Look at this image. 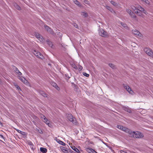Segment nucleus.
I'll return each mask as SVG.
<instances>
[{"mask_svg": "<svg viewBox=\"0 0 153 153\" xmlns=\"http://www.w3.org/2000/svg\"><path fill=\"white\" fill-rule=\"evenodd\" d=\"M130 136L135 138H141L143 137V135L142 133L137 131H131Z\"/></svg>", "mask_w": 153, "mask_h": 153, "instance_id": "nucleus-1", "label": "nucleus"}, {"mask_svg": "<svg viewBox=\"0 0 153 153\" xmlns=\"http://www.w3.org/2000/svg\"><path fill=\"white\" fill-rule=\"evenodd\" d=\"M144 51L147 54L153 58V52L151 49L146 48L144 49Z\"/></svg>", "mask_w": 153, "mask_h": 153, "instance_id": "nucleus-2", "label": "nucleus"}, {"mask_svg": "<svg viewBox=\"0 0 153 153\" xmlns=\"http://www.w3.org/2000/svg\"><path fill=\"white\" fill-rule=\"evenodd\" d=\"M33 53L36 56L39 58L42 59L44 58L42 55L38 51L34 50L33 51Z\"/></svg>", "mask_w": 153, "mask_h": 153, "instance_id": "nucleus-3", "label": "nucleus"}, {"mask_svg": "<svg viewBox=\"0 0 153 153\" xmlns=\"http://www.w3.org/2000/svg\"><path fill=\"white\" fill-rule=\"evenodd\" d=\"M99 35L101 36L105 37L108 35V33L102 29H100L99 31Z\"/></svg>", "mask_w": 153, "mask_h": 153, "instance_id": "nucleus-4", "label": "nucleus"}, {"mask_svg": "<svg viewBox=\"0 0 153 153\" xmlns=\"http://www.w3.org/2000/svg\"><path fill=\"white\" fill-rule=\"evenodd\" d=\"M41 118L42 120L45 123L49 126H51V124L49 123V121L45 117V115H41Z\"/></svg>", "mask_w": 153, "mask_h": 153, "instance_id": "nucleus-5", "label": "nucleus"}, {"mask_svg": "<svg viewBox=\"0 0 153 153\" xmlns=\"http://www.w3.org/2000/svg\"><path fill=\"white\" fill-rule=\"evenodd\" d=\"M137 10L138 11L139 13H140V11L145 14H146L147 13L146 11L144 10V9L139 5H137Z\"/></svg>", "mask_w": 153, "mask_h": 153, "instance_id": "nucleus-6", "label": "nucleus"}, {"mask_svg": "<svg viewBox=\"0 0 153 153\" xmlns=\"http://www.w3.org/2000/svg\"><path fill=\"white\" fill-rule=\"evenodd\" d=\"M68 119L70 122H72L73 123L76 124V120L75 117L73 115H68L67 117Z\"/></svg>", "mask_w": 153, "mask_h": 153, "instance_id": "nucleus-7", "label": "nucleus"}, {"mask_svg": "<svg viewBox=\"0 0 153 153\" xmlns=\"http://www.w3.org/2000/svg\"><path fill=\"white\" fill-rule=\"evenodd\" d=\"M124 88L131 95L134 94V92L131 90V88L128 86L127 85L124 86Z\"/></svg>", "mask_w": 153, "mask_h": 153, "instance_id": "nucleus-8", "label": "nucleus"}, {"mask_svg": "<svg viewBox=\"0 0 153 153\" xmlns=\"http://www.w3.org/2000/svg\"><path fill=\"white\" fill-rule=\"evenodd\" d=\"M126 12L130 15L131 17L135 18L136 17V16L134 13L129 9H126Z\"/></svg>", "mask_w": 153, "mask_h": 153, "instance_id": "nucleus-9", "label": "nucleus"}, {"mask_svg": "<svg viewBox=\"0 0 153 153\" xmlns=\"http://www.w3.org/2000/svg\"><path fill=\"white\" fill-rule=\"evenodd\" d=\"M122 108L123 109L126 111H127L129 113H132V111L131 109L128 106H122Z\"/></svg>", "mask_w": 153, "mask_h": 153, "instance_id": "nucleus-10", "label": "nucleus"}, {"mask_svg": "<svg viewBox=\"0 0 153 153\" xmlns=\"http://www.w3.org/2000/svg\"><path fill=\"white\" fill-rule=\"evenodd\" d=\"M132 33L134 34L137 35L139 37H141L142 36V34L139 32L136 29L132 30Z\"/></svg>", "mask_w": 153, "mask_h": 153, "instance_id": "nucleus-11", "label": "nucleus"}, {"mask_svg": "<svg viewBox=\"0 0 153 153\" xmlns=\"http://www.w3.org/2000/svg\"><path fill=\"white\" fill-rule=\"evenodd\" d=\"M35 35L36 38L39 39L40 42L43 41V39L39 34L38 33H36Z\"/></svg>", "mask_w": 153, "mask_h": 153, "instance_id": "nucleus-12", "label": "nucleus"}, {"mask_svg": "<svg viewBox=\"0 0 153 153\" xmlns=\"http://www.w3.org/2000/svg\"><path fill=\"white\" fill-rule=\"evenodd\" d=\"M122 130L127 133H128L129 135H130L131 131L128 128L123 126Z\"/></svg>", "mask_w": 153, "mask_h": 153, "instance_id": "nucleus-13", "label": "nucleus"}, {"mask_svg": "<svg viewBox=\"0 0 153 153\" xmlns=\"http://www.w3.org/2000/svg\"><path fill=\"white\" fill-rule=\"evenodd\" d=\"M86 150L89 153H97L95 151L90 148H86Z\"/></svg>", "mask_w": 153, "mask_h": 153, "instance_id": "nucleus-14", "label": "nucleus"}, {"mask_svg": "<svg viewBox=\"0 0 153 153\" xmlns=\"http://www.w3.org/2000/svg\"><path fill=\"white\" fill-rule=\"evenodd\" d=\"M45 29L49 32L50 33L52 34H53V32L52 31L51 29L47 25L45 26Z\"/></svg>", "mask_w": 153, "mask_h": 153, "instance_id": "nucleus-15", "label": "nucleus"}, {"mask_svg": "<svg viewBox=\"0 0 153 153\" xmlns=\"http://www.w3.org/2000/svg\"><path fill=\"white\" fill-rule=\"evenodd\" d=\"M131 9L132 10H133L134 12H135L137 14L139 13V12L137 10V6L136 7H135L134 6H131Z\"/></svg>", "mask_w": 153, "mask_h": 153, "instance_id": "nucleus-16", "label": "nucleus"}, {"mask_svg": "<svg viewBox=\"0 0 153 153\" xmlns=\"http://www.w3.org/2000/svg\"><path fill=\"white\" fill-rule=\"evenodd\" d=\"M53 87L56 88L57 90H59L60 89L59 87L54 82H52L51 84Z\"/></svg>", "mask_w": 153, "mask_h": 153, "instance_id": "nucleus-17", "label": "nucleus"}, {"mask_svg": "<svg viewBox=\"0 0 153 153\" xmlns=\"http://www.w3.org/2000/svg\"><path fill=\"white\" fill-rule=\"evenodd\" d=\"M81 15L82 16L84 17H87L88 16V13L85 11L82 12Z\"/></svg>", "mask_w": 153, "mask_h": 153, "instance_id": "nucleus-18", "label": "nucleus"}, {"mask_svg": "<svg viewBox=\"0 0 153 153\" xmlns=\"http://www.w3.org/2000/svg\"><path fill=\"white\" fill-rule=\"evenodd\" d=\"M19 78L21 81L23 82L24 83H27V81L25 78L19 76Z\"/></svg>", "mask_w": 153, "mask_h": 153, "instance_id": "nucleus-19", "label": "nucleus"}, {"mask_svg": "<svg viewBox=\"0 0 153 153\" xmlns=\"http://www.w3.org/2000/svg\"><path fill=\"white\" fill-rule=\"evenodd\" d=\"M13 69L14 70L15 72L18 74H19V75H22V73L19 71V70L17 68L14 67V68H13Z\"/></svg>", "mask_w": 153, "mask_h": 153, "instance_id": "nucleus-20", "label": "nucleus"}, {"mask_svg": "<svg viewBox=\"0 0 153 153\" xmlns=\"http://www.w3.org/2000/svg\"><path fill=\"white\" fill-rule=\"evenodd\" d=\"M40 151L43 153H45L47 152V149L45 148L41 147L40 148Z\"/></svg>", "mask_w": 153, "mask_h": 153, "instance_id": "nucleus-21", "label": "nucleus"}, {"mask_svg": "<svg viewBox=\"0 0 153 153\" xmlns=\"http://www.w3.org/2000/svg\"><path fill=\"white\" fill-rule=\"evenodd\" d=\"M74 3L79 7H81V5L80 3L77 0H73Z\"/></svg>", "mask_w": 153, "mask_h": 153, "instance_id": "nucleus-22", "label": "nucleus"}, {"mask_svg": "<svg viewBox=\"0 0 153 153\" xmlns=\"http://www.w3.org/2000/svg\"><path fill=\"white\" fill-rule=\"evenodd\" d=\"M71 148L73 150H74L75 151H76L77 152H78V153L79 152V150L77 148L75 147V146H71Z\"/></svg>", "mask_w": 153, "mask_h": 153, "instance_id": "nucleus-23", "label": "nucleus"}, {"mask_svg": "<svg viewBox=\"0 0 153 153\" xmlns=\"http://www.w3.org/2000/svg\"><path fill=\"white\" fill-rule=\"evenodd\" d=\"M56 141L58 143H59L60 144L62 145L63 146H65V143H63L62 141L60 140L59 139L56 140Z\"/></svg>", "mask_w": 153, "mask_h": 153, "instance_id": "nucleus-24", "label": "nucleus"}, {"mask_svg": "<svg viewBox=\"0 0 153 153\" xmlns=\"http://www.w3.org/2000/svg\"><path fill=\"white\" fill-rule=\"evenodd\" d=\"M71 65L72 66V67L74 68L75 69H77V66L74 63H71Z\"/></svg>", "mask_w": 153, "mask_h": 153, "instance_id": "nucleus-25", "label": "nucleus"}, {"mask_svg": "<svg viewBox=\"0 0 153 153\" xmlns=\"http://www.w3.org/2000/svg\"><path fill=\"white\" fill-rule=\"evenodd\" d=\"M40 93L44 97H47V94L44 92L41 91Z\"/></svg>", "mask_w": 153, "mask_h": 153, "instance_id": "nucleus-26", "label": "nucleus"}, {"mask_svg": "<svg viewBox=\"0 0 153 153\" xmlns=\"http://www.w3.org/2000/svg\"><path fill=\"white\" fill-rule=\"evenodd\" d=\"M14 6L17 9H18V10H19L20 9V7L16 4V3L14 4Z\"/></svg>", "mask_w": 153, "mask_h": 153, "instance_id": "nucleus-27", "label": "nucleus"}, {"mask_svg": "<svg viewBox=\"0 0 153 153\" xmlns=\"http://www.w3.org/2000/svg\"><path fill=\"white\" fill-rule=\"evenodd\" d=\"M109 65L110 66V67H111V68L113 69H114L116 68L115 65L112 63L109 64Z\"/></svg>", "mask_w": 153, "mask_h": 153, "instance_id": "nucleus-28", "label": "nucleus"}, {"mask_svg": "<svg viewBox=\"0 0 153 153\" xmlns=\"http://www.w3.org/2000/svg\"><path fill=\"white\" fill-rule=\"evenodd\" d=\"M16 131H17L19 133L21 134H22L24 135L25 134V132L22 131H21L19 130V129H16Z\"/></svg>", "mask_w": 153, "mask_h": 153, "instance_id": "nucleus-29", "label": "nucleus"}, {"mask_svg": "<svg viewBox=\"0 0 153 153\" xmlns=\"http://www.w3.org/2000/svg\"><path fill=\"white\" fill-rule=\"evenodd\" d=\"M47 43L50 47L51 48H52L53 45L52 43L51 42L48 41Z\"/></svg>", "mask_w": 153, "mask_h": 153, "instance_id": "nucleus-30", "label": "nucleus"}, {"mask_svg": "<svg viewBox=\"0 0 153 153\" xmlns=\"http://www.w3.org/2000/svg\"><path fill=\"white\" fill-rule=\"evenodd\" d=\"M106 8L108 10H110L111 12H112V9L111 7H110L109 6H106Z\"/></svg>", "mask_w": 153, "mask_h": 153, "instance_id": "nucleus-31", "label": "nucleus"}, {"mask_svg": "<svg viewBox=\"0 0 153 153\" xmlns=\"http://www.w3.org/2000/svg\"><path fill=\"white\" fill-rule=\"evenodd\" d=\"M83 74L84 76L87 77H88L89 76V75L88 74L85 72H83Z\"/></svg>", "mask_w": 153, "mask_h": 153, "instance_id": "nucleus-32", "label": "nucleus"}, {"mask_svg": "<svg viewBox=\"0 0 153 153\" xmlns=\"http://www.w3.org/2000/svg\"><path fill=\"white\" fill-rule=\"evenodd\" d=\"M123 126L119 125H118L117 126V127L119 129H120L121 130H122V128L123 127Z\"/></svg>", "mask_w": 153, "mask_h": 153, "instance_id": "nucleus-33", "label": "nucleus"}, {"mask_svg": "<svg viewBox=\"0 0 153 153\" xmlns=\"http://www.w3.org/2000/svg\"><path fill=\"white\" fill-rule=\"evenodd\" d=\"M143 2L147 4H149L150 3L149 1L148 0H144Z\"/></svg>", "mask_w": 153, "mask_h": 153, "instance_id": "nucleus-34", "label": "nucleus"}, {"mask_svg": "<svg viewBox=\"0 0 153 153\" xmlns=\"http://www.w3.org/2000/svg\"><path fill=\"white\" fill-rule=\"evenodd\" d=\"M121 25L124 27H127V25L124 23L121 22Z\"/></svg>", "mask_w": 153, "mask_h": 153, "instance_id": "nucleus-35", "label": "nucleus"}, {"mask_svg": "<svg viewBox=\"0 0 153 153\" xmlns=\"http://www.w3.org/2000/svg\"><path fill=\"white\" fill-rule=\"evenodd\" d=\"M111 4L114 6H116L117 5V3L115 2L114 1H111Z\"/></svg>", "mask_w": 153, "mask_h": 153, "instance_id": "nucleus-36", "label": "nucleus"}, {"mask_svg": "<svg viewBox=\"0 0 153 153\" xmlns=\"http://www.w3.org/2000/svg\"><path fill=\"white\" fill-rule=\"evenodd\" d=\"M120 153H127L126 151L125 150H120Z\"/></svg>", "mask_w": 153, "mask_h": 153, "instance_id": "nucleus-37", "label": "nucleus"}, {"mask_svg": "<svg viewBox=\"0 0 153 153\" xmlns=\"http://www.w3.org/2000/svg\"><path fill=\"white\" fill-rule=\"evenodd\" d=\"M78 67H79V71H81L82 69V66H81L80 65H79Z\"/></svg>", "mask_w": 153, "mask_h": 153, "instance_id": "nucleus-38", "label": "nucleus"}, {"mask_svg": "<svg viewBox=\"0 0 153 153\" xmlns=\"http://www.w3.org/2000/svg\"><path fill=\"white\" fill-rule=\"evenodd\" d=\"M84 2L87 4H88L89 3V2L88 0H85L84 1Z\"/></svg>", "mask_w": 153, "mask_h": 153, "instance_id": "nucleus-39", "label": "nucleus"}, {"mask_svg": "<svg viewBox=\"0 0 153 153\" xmlns=\"http://www.w3.org/2000/svg\"><path fill=\"white\" fill-rule=\"evenodd\" d=\"M62 151L64 152H65V153H66L68 152V151L66 150H65V149H62Z\"/></svg>", "mask_w": 153, "mask_h": 153, "instance_id": "nucleus-40", "label": "nucleus"}, {"mask_svg": "<svg viewBox=\"0 0 153 153\" xmlns=\"http://www.w3.org/2000/svg\"><path fill=\"white\" fill-rule=\"evenodd\" d=\"M74 26L76 28H78V25L76 24H74Z\"/></svg>", "mask_w": 153, "mask_h": 153, "instance_id": "nucleus-41", "label": "nucleus"}, {"mask_svg": "<svg viewBox=\"0 0 153 153\" xmlns=\"http://www.w3.org/2000/svg\"><path fill=\"white\" fill-rule=\"evenodd\" d=\"M28 144L30 145H31L33 144L30 141L29 142V143H28Z\"/></svg>", "mask_w": 153, "mask_h": 153, "instance_id": "nucleus-42", "label": "nucleus"}, {"mask_svg": "<svg viewBox=\"0 0 153 153\" xmlns=\"http://www.w3.org/2000/svg\"><path fill=\"white\" fill-rule=\"evenodd\" d=\"M14 86H15L16 87H17V86H18V85H17V84H16V83H15L14 84Z\"/></svg>", "mask_w": 153, "mask_h": 153, "instance_id": "nucleus-43", "label": "nucleus"}, {"mask_svg": "<svg viewBox=\"0 0 153 153\" xmlns=\"http://www.w3.org/2000/svg\"><path fill=\"white\" fill-rule=\"evenodd\" d=\"M16 88H17V89H18V90H19V89H20V88L18 86H17V87Z\"/></svg>", "mask_w": 153, "mask_h": 153, "instance_id": "nucleus-44", "label": "nucleus"}, {"mask_svg": "<svg viewBox=\"0 0 153 153\" xmlns=\"http://www.w3.org/2000/svg\"><path fill=\"white\" fill-rule=\"evenodd\" d=\"M39 132L40 133H42V131H40Z\"/></svg>", "mask_w": 153, "mask_h": 153, "instance_id": "nucleus-45", "label": "nucleus"}, {"mask_svg": "<svg viewBox=\"0 0 153 153\" xmlns=\"http://www.w3.org/2000/svg\"><path fill=\"white\" fill-rule=\"evenodd\" d=\"M139 15L140 16H142V14H139Z\"/></svg>", "mask_w": 153, "mask_h": 153, "instance_id": "nucleus-46", "label": "nucleus"}, {"mask_svg": "<svg viewBox=\"0 0 153 153\" xmlns=\"http://www.w3.org/2000/svg\"><path fill=\"white\" fill-rule=\"evenodd\" d=\"M141 0L143 1L144 0Z\"/></svg>", "mask_w": 153, "mask_h": 153, "instance_id": "nucleus-47", "label": "nucleus"}, {"mask_svg": "<svg viewBox=\"0 0 153 153\" xmlns=\"http://www.w3.org/2000/svg\"><path fill=\"white\" fill-rule=\"evenodd\" d=\"M48 65H50V64H49Z\"/></svg>", "mask_w": 153, "mask_h": 153, "instance_id": "nucleus-48", "label": "nucleus"}]
</instances>
